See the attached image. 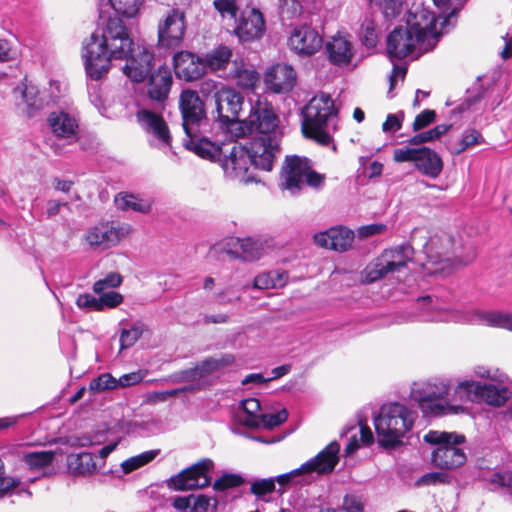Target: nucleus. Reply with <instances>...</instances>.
Masks as SVG:
<instances>
[{
  "mask_svg": "<svg viewBox=\"0 0 512 512\" xmlns=\"http://www.w3.org/2000/svg\"><path fill=\"white\" fill-rule=\"evenodd\" d=\"M87 75L99 80L110 69L111 59H125L124 74L134 82L145 80L152 68L153 55L144 47L134 46L120 18H109L105 29L93 32L83 47Z\"/></svg>",
  "mask_w": 512,
  "mask_h": 512,
  "instance_id": "1",
  "label": "nucleus"
},
{
  "mask_svg": "<svg viewBox=\"0 0 512 512\" xmlns=\"http://www.w3.org/2000/svg\"><path fill=\"white\" fill-rule=\"evenodd\" d=\"M454 18L436 17L433 13L421 9L410 15L407 27L395 28L387 38V51L390 57L403 59L410 54H423L432 50L439 37L447 32L446 27Z\"/></svg>",
  "mask_w": 512,
  "mask_h": 512,
  "instance_id": "2",
  "label": "nucleus"
},
{
  "mask_svg": "<svg viewBox=\"0 0 512 512\" xmlns=\"http://www.w3.org/2000/svg\"><path fill=\"white\" fill-rule=\"evenodd\" d=\"M421 309L420 320L426 322H455L471 325H485L512 332V313L497 310L451 309L437 299L425 296L418 299Z\"/></svg>",
  "mask_w": 512,
  "mask_h": 512,
  "instance_id": "3",
  "label": "nucleus"
},
{
  "mask_svg": "<svg viewBox=\"0 0 512 512\" xmlns=\"http://www.w3.org/2000/svg\"><path fill=\"white\" fill-rule=\"evenodd\" d=\"M256 132L258 134L252 141H261L267 151L276 156L282 131L279 118L273 106L266 99L257 97L251 101L250 113L247 118L236 123L235 135L243 137Z\"/></svg>",
  "mask_w": 512,
  "mask_h": 512,
  "instance_id": "4",
  "label": "nucleus"
},
{
  "mask_svg": "<svg viewBox=\"0 0 512 512\" xmlns=\"http://www.w3.org/2000/svg\"><path fill=\"white\" fill-rule=\"evenodd\" d=\"M275 157L266 150L263 142L251 141L248 147L233 145L221 165L228 178L247 183L252 180V177L248 175L250 165L264 171H271Z\"/></svg>",
  "mask_w": 512,
  "mask_h": 512,
  "instance_id": "5",
  "label": "nucleus"
},
{
  "mask_svg": "<svg viewBox=\"0 0 512 512\" xmlns=\"http://www.w3.org/2000/svg\"><path fill=\"white\" fill-rule=\"evenodd\" d=\"M302 116L303 135L321 145H329L332 141L330 132L336 129L334 120L337 118V109L330 95L320 93L311 98L303 107Z\"/></svg>",
  "mask_w": 512,
  "mask_h": 512,
  "instance_id": "6",
  "label": "nucleus"
},
{
  "mask_svg": "<svg viewBox=\"0 0 512 512\" xmlns=\"http://www.w3.org/2000/svg\"><path fill=\"white\" fill-rule=\"evenodd\" d=\"M414 420V412L405 405L397 402L384 404L374 418L379 443L386 448L397 447L411 430Z\"/></svg>",
  "mask_w": 512,
  "mask_h": 512,
  "instance_id": "7",
  "label": "nucleus"
},
{
  "mask_svg": "<svg viewBox=\"0 0 512 512\" xmlns=\"http://www.w3.org/2000/svg\"><path fill=\"white\" fill-rule=\"evenodd\" d=\"M450 387L444 381L415 383L410 398L417 403L425 417L457 415L465 411L464 407L449 400Z\"/></svg>",
  "mask_w": 512,
  "mask_h": 512,
  "instance_id": "8",
  "label": "nucleus"
},
{
  "mask_svg": "<svg viewBox=\"0 0 512 512\" xmlns=\"http://www.w3.org/2000/svg\"><path fill=\"white\" fill-rule=\"evenodd\" d=\"M325 175L312 169L308 158L297 155L287 156L280 173V187L295 195L307 185L312 188L323 186Z\"/></svg>",
  "mask_w": 512,
  "mask_h": 512,
  "instance_id": "9",
  "label": "nucleus"
},
{
  "mask_svg": "<svg viewBox=\"0 0 512 512\" xmlns=\"http://www.w3.org/2000/svg\"><path fill=\"white\" fill-rule=\"evenodd\" d=\"M465 440L463 435L449 432L429 431L424 441L438 447L432 453V463L440 469L450 470L466 462V454L457 445Z\"/></svg>",
  "mask_w": 512,
  "mask_h": 512,
  "instance_id": "10",
  "label": "nucleus"
},
{
  "mask_svg": "<svg viewBox=\"0 0 512 512\" xmlns=\"http://www.w3.org/2000/svg\"><path fill=\"white\" fill-rule=\"evenodd\" d=\"M339 452L340 444L337 441H332L315 457L303 463L299 468L277 476L276 480L280 485H286L299 476H306L311 479L313 473L317 475L329 474L339 462Z\"/></svg>",
  "mask_w": 512,
  "mask_h": 512,
  "instance_id": "11",
  "label": "nucleus"
},
{
  "mask_svg": "<svg viewBox=\"0 0 512 512\" xmlns=\"http://www.w3.org/2000/svg\"><path fill=\"white\" fill-rule=\"evenodd\" d=\"M510 398L508 388L493 384L465 380L456 386L454 399L461 402H485L490 406L500 407Z\"/></svg>",
  "mask_w": 512,
  "mask_h": 512,
  "instance_id": "12",
  "label": "nucleus"
},
{
  "mask_svg": "<svg viewBox=\"0 0 512 512\" xmlns=\"http://www.w3.org/2000/svg\"><path fill=\"white\" fill-rule=\"evenodd\" d=\"M411 259L412 248L410 246L401 245L384 250L374 262L366 267V280L375 282L388 274L401 272Z\"/></svg>",
  "mask_w": 512,
  "mask_h": 512,
  "instance_id": "13",
  "label": "nucleus"
},
{
  "mask_svg": "<svg viewBox=\"0 0 512 512\" xmlns=\"http://www.w3.org/2000/svg\"><path fill=\"white\" fill-rule=\"evenodd\" d=\"M182 127L186 136H197L207 125L205 105L198 93L191 89L183 90L179 97Z\"/></svg>",
  "mask_w": 512,
  "mask_h": 512,
  "instance_id": "14",
  "label": "nucleus"
},
{
  "mask_svg": "<svg viewBox=\"0 0 512 512\" xmlns=\"http://www.w3.org/2000/svg\"><path fill=\"white\" fill-rule=\"evenodd\" d=\"M131 233L132 227L127 223L115 225L112 222H102L87 229L84 241L94 251H105L118 245Z\"/></svg>",
  "mask_w": 512,
  "mask_h": 512,
  "instance_id": "15",
  "label": "nucleus"
},
{
  "mask_svg": "<svg viewBox=\"0 0 512 512\" xmlns=\"http://www.w3.org/2000/svg\"><path fill=\"white\" fill-rule=\"evenodd\" d=\"M186 15L180 8L169 9L158 21L157 35L160 47H179L186 33Z\"/></svg>",
  "mask_w": 512,
  "mask_h": 512,
  "instance_id": "16",
  "label": "nucleus"
},
{
  "mask_svg": "<svg viewBox=\"0 0 512 512\" xmlns=\"http://www.w3.org/2000/svg\"><path fill=\"white\" fill-rule=\"evenodd\" d=\"M453 239L448 234L434 235L424 246L427 262L423 264L428 274H437L444 270L450 260Z\"/></svg>",
  "mask_w": 512,
  "mask_h": 512,
  "instance_id": "17",
  "label": "nucleus"
},
{
  "mask_svg": "<svg viewBox=\"0 0 512 512\" xmlns=\"http://www.w3.org/2000/svg\"><path fill=\"white\" fill-rule=\"evenodd\" d=\"M214 99L217 120L223 124L230 125L231 129L235 132L244 97L240 92L231 87H222L215 93Z\"/></svg>",
  "mask_w": 512,
  "mask_h": 512,
  "instance_id": "18",
  "label": "nucleus"
},
{
  "mask_svg": "<svg viewBox=\"0 0 512 512\" xmlns=\"http://www.w3.org/2000/svg\"><path fill=\"white\" fill-rule=\"evenodd\" d=\"M214 463L211 459L205 458L198 461L191 467L183 470L170 479V485L176 490H192L204 488L211 482L210 471Z\"/></svg>",
  "mask_w": 512,
  "mask_h": 512,
  "instance_id": "19",
  "label": "nucleus"
},
{
  "mask_svg": "<svg viewBox=\"0 0 512 512\" xmlns=\"http://www.w3.org/2000/svg\"><path fill=\"white\" fill-rule=\"evenodd\" d=\"M322 45L323 39L319 32L306 24L295 27L288 38L290 50L300 56H311L318 52Z\"/></svg>",
  "mask_w": 512,
  "mask_h": 512,
  "instance_id": "20",
  "label": "nucleus"
},
{
  "mask_svg": "<svg viewBox=\"0 0 512 512\" xmlns=\"http://www.w3.org/2000/svg\"><path fill=\"white\" fill-rule=\"evenodd\" d=\"M13 98L17 109L27 117L34 116L44 107V101L39 96L37 86L27 79L22 80L13 89Z\"/></svg>",
  "mask_w": 512,
  "mask_h": 512,
  "instance_id": "21",
  "label": "nucleus"
},
{
  "mask_svg": "<svg viewBox=\"0 0 512 512\" xmlns=\"http://www.w3.org/2000/svg\"><path fill=\"white\" fill-rule=\"evenodd\" d=\"M173 67L176 77L187 82L196 81L205 75L202 57L190 51L175 53Z\"/></svg>",
  "mask_w": 512,
  "mask_h": 512,
  "instance_id": "22",
  "label": "nucleus"
},
{
  "mask_svg": "<svg viewBox=\"0 0 512 512\" xmlns=\"http://www.w3.org/2000/svg\"><path fill=\"white\" fill-rule=\"evenodd\" d=\"M325 50L329 61L339 67L349 65L355 54L351 36L341 32H338L327 40Z\"/></svg>",
  "mask_w": 512,
  "mask_h": 512,
  "instance_id": "23",
  "label": "nucleus"
},
{
  "mask_svg": "<svg viewBox=\"0 0 512 512\" xmlns=\"http://www.w3.org/2000/svg\"><path fill=\"white\" fill-rule=\"evenodd\" d=\"M236 22L235 33L241 41L260 38L265 31L263 15L255 8L245 9Z\"/></svg>",
  "mask_w": 512,
  "mask_h": 512,
  "instance_id": "24",
  "label": "nucleus"
},
{
  "mask_svg": "<svg viewBox=\"0 0 512 512\" xmlns=\"http://www.w3.org/2000/svg\"><path fill=\"white\" fill-rule=\"evenodd\" d=\"M354 233L344 227L330 228L314 236L315 243L322 248L343 252L351 247Z\"/></svg>",
  "mask_w": 512,
  "mask_h": 512,
  "instance_id": "25",
  "label": "nucleus"
},
{
  "mask_svg": "<svg viewBox=\"0 0 512 512\" xmlns=\"http://www.w3.org/2000/svg\"><path fill=\"white\" fill-rule=\"evenodd\" d=\"M296 81V73L291 66L277 64L265 75L266 86L275 93L292 90Z\"/></svg>",
  "mask_w": 512,
  "mask_h": 512,
  "instance_id": "26",
  "label": "nucleus"
},
{
  "mask_svg": "<svg viewBox=\"0 0 512 512\" xmlns=\"http://www.w3.org/2000/svg\"><path fill=\"white\" fill-rule=\"evenodd\" d=\"M232 57L233 50L229 46L220 44L210 49L202 57L205 74L211 72L226 75L228 66L233 62Z\"/></svg>",
  "mask_w": 512,
  "mask_h": 512,
  "instance_id": "27",
  "label": "nucleus"
},
{
  "mask_svg": "<svg viewBox=\"0 0 512 512\" xmlns=\"http://www.w3.org/2000/svg\"><path fill=\"white\" fill-rule=\"evenodd\" d=\"M48 126L57 138L73 140L78 132L77 119L64 111H54L48 116Z\"/></svg>",
  "mask_w": 512,
  "mask_h": 512,
  "instance_id": "28",
  "label": "nucleus"
},
{
  "mask_svg": "<svg viewBox=\"0 0 512 512\" xmlns=\"http://www.w3.org/2000/svg\"><path fill=\"white\" fill-rule=\"evenodd\" d=\"M138 121L143 128L153 136H155L162 143L167 146L170 145V133L164 119L149 110H141L137 114Z\"/></svg>",
  "mask_w": 512,
  "mask_h": 512,
  "instance_id": "29",
  "label": "nucleus"
},
{
  "mask_svg": "<svg viewBox=\"0 0 512 512\" xmlns=\"http://www.w3.org/2000/svg\"><path fill=\"white\" fill-rule=\"evenodd\" d=\"M173 79L171 71L166 66H160L151 74L148 85L150 98L157 101H164L170 92Z\"/></svg>",
  "mask_w": 512,
  "mask_h": 512,
  "instance_id": "30",
  "label": "nucleus"
},
{
  "mask_svg": "<svg viewBox=\"0 0 512 512\" xmlns=\"http://www.w3.org/2000/svg\"><path fill=\"white\" fill-rule=\"evenodd\" d=\"M231 241L232 245L237 248L238 256L245 261L260 259L265 253V248L269 247V241L263 238H235Z\"/></svg>",
  "mask_w": 512,
  "mask_h": 512,
  "instance_id": "31",
  "label": "nucleus"
},
{
  "mask_svg": "<svg viewBox=\"0 0 512 512\" xmlns=\"http://www.w3.org/2000/svg\"><path fill=\"white\" fill-rule=\"evenodd\" d=\"M183 144L186 149L193 151L204 159L221 160L223 154L221 147L203 137L202 131L197 136H187Z\"/></svg>",
  "mask_w": 512,
  "mask_h": 512,
  "instance_id": "32",
  "label": "nucleus"
},
{
  "mask_svg": "<svg viewBox=\"0 0 512 512\" xmlns=\"http://www.w3.org/2000/svg\"><path fill=\"white\" fill-rule=\"evenodd\" d=\"M227 76L235 80L242 89H254L259 83V73L244 62L243 59L235 58L232 62V69Z\"/></svg>",
  "mask_w": 512,
  "mask_h": 512,
  "instance_id": "33",
  "label": "nucleus"
},
{
  "mask_svg": "<svg viewBox=\"0 0 512 512\" xmlns=\"http://www.w3.org/2000/svg\"><path fill=\"white\" fill-rule=\"evenodd\" d=\"M415 167L422 174L431 178H437L443 169L441 157L428 147L418 148Z\"/></svg>",
  "mask_w": 512,
  "mask_h": 512,
  "instance_id": "34",
  "label": "nucleus"
},
{
  "mask_svg": "<svg viewBox=\"0 0 512 512\" xmlns=\"http://www.w3.org/2000/svg\"><path fill=\"white\" fill-rule=\"evenodd\" d=\"M104 462L97 463L93 454L83 452L68 457V468L74 475H91L102 468Z\"/></svg>",
  "mask_w": 512,
  "mask_h": 512,
  "instance_id": "35",
  "label": "nucleus"
},
{
  "mask_svg": "<svg viewBox=\"0 0 512 512\" xmlns=\"http://www.w3.org/2000/svg\"><path fill=\"white\" fill-rule=\"evenodd\" d=\"M287 281V272L275 269L264 271L256 275L252 287L258 290L279 289L284 287Z\"/></svg>",
  "mask_w": 512,
  "mask_h": 512,
  "instance_id": "36",
  "label": "nucleus"
},
{
  "mask_svg": "<svg viewBox=\"0 0 512 512\" xmlns=\"http://www.w3.org/2000/svg\"><path fill=\"white\" fill-rule=\"evenodd\" d=\"M235 363V357L231 353H225L214 357L206 358L198 363L200 376L202 378L223 372L226 368Z\"/></svg>",
  "mask_w": 512,
  "mask_h": 512,
  "instance_id": "37",
  "label": "nucleus"
},
{
  "mask_svg": "<svg viewBox=\"0 0 512 512\" xmlns=\"http://www.w3.org/2000/svg\"><path fill=\"white\" fill-rule=\"evenodd\" d=\"M239 413L244 414L239 415L242 423L247 427L254 428L258 425L260 421L259 418L262 414L259 400L256 398L242 400L239 404Z\"/></svg>",
  "mask_w": 512,
  "mask_h": 512,
  "instance_id": "38",
  "label": "nucleus"
},
{
  "mask_svg": "<svg viewBox=\"0 0 512 512\" xmlns=\"http://www.w3.org/2000/svg\"><path fill=\"white\" fill-rule=\"evenodd\" d=\"M55 458L53 451H32L22 455V461L33 471L49 466Z\"/></svg>",
  "mask_w": 512,
  "mask_h": 512,
  "instance_id": "39",
  "label": "nucleus"
},
{
  "mask_svg": "<svg viewBox=\"0 0 512 512\" xmlns=\"http://www.w3.org/2000/svg\"><path fill=\"white\" fill-rule=\"evenodd\" d=\"M117 207L121 210H133L140 213H148L151 210L149 201L138 198L132 194L119 195L115 198Z\"/></svg>",
  "mask_w": 512,
  "mask_h": 512,
  "instance_id": "40",
  "label": "nucleus"
},
{
  "mask_svg": "<svg viewBox=\"0 0 512 512\" xmlns=\"http://www.w3.org/2000/svg\"><path fill=\"white\" fill-rule=\"evenodd\" d=\"M157 454V450H150L130 457L121 463V469L124 474H129L150 463L157 456Z\"/></svg>",
  "mask_w": 512,
  "mask_h": 512,
  "instance_id": "41",
  "label": "nucleus"
},
{
  "mask_svg": "<svg viewBox=\"0 0 512 512\" xmlns=\"http://www.w3.org/2000/svg\"><path fill=\"white\" fill-rule=\"evenodd\" d=\"M112 8L118 15L126 18L136 16L144 0H109Z\"/></svg>",
  "mask_w": 512,
  "mask_h": 512,
  "instance_id": "42",
  "label": "nucleus"
},
{
  "mask_svg": "<svg viewBox=\"0 0 512 512\" xmlns=\"http://www.w3.org/2000/svg\"><path fill=\"white\" fill-rule=\"evenodd\" d=\"M484 142L481 133L476 129H467L462 133L461 140L453 148V153L459 155L465 150Z\"/></svg>",
  "mask_w": 512,
  "mask_h": 512,
  "instance_id": "43",
  "label": "nucleus"
},
{
  "mask_svg": "<svg viewBox=\"0 0 512 512\" xmlns=\"http://www.w3.org/2000/svg\"><path fill=\"white\" fill-rule=\"evenodd\" d=\"M145 325L141 322L134 323L129 329H123L120 334L121 350L132 347L143 335Z\"/></svg>",
  "mask_w": 512,
  "mask_h": 512,
  "instance_id": "44",
  "label": "nucleus"
},
{
  "mask_svg": "<svg viewBox=\"0 0 512 512\" xmlns=\"http://www.w3.org/2000/svg\"><path fill=\"white\" fill-rule=\"evenodd\" d=\"M288 418V412L285 408H282L281 410L275 412V413H262L258 425L254 428H266V429H273L275 427H278L282 423H284Z\"/></svg>",
  "mask_w": 512,
  "mask_h": 512,
  "instance_id": "45",
  "label": "nucleus"
},
{
  "mask_svg": "<svg viewBox=\"0 0 512 512\" xmlns=\"http://www.w3.org/2000/svg\"><path fill=\"white\" fill-rule=\"evenodd\" d=\"M117 379L110 373H103L92 379L89 383V390L94 393L103 392L105 390H113L117 388Z\"/></svg>",
  "mask_w": 512,
  "mask_h": 512,
  "instance_id": "46",
  "label": "nucleus"
},
{
  "mask_svg": "<svg viewBox=\"0 0 512 512\" xmlns=\"http://www.w3.org/2000/svg\"><path fill=\"white\" fill-rule=\"evenodd\" d=\"M122 276L117 272L108 273L103 279L96 281L93 285V291L97 294L104 292L106 289H113L122 284Z\"/></svg>",
  "mask_w": 512,
  "mask_h": 512,
  "instance_id": "47",
  "label": "nucleus"
},
{
  "mask_svg": "<svg viewBox=\"0 0 512 512\" xmlns=\"http://www.w3.org/2000/svg\"><path fill=\"white\" fill-rule=\"evenodd\" d=\"M218 501L214 497L203 494L194 495L192 511L193 512H214L217 508Z\"/></svg>",
  "mask_w": 512,
  "mask_h": 512,
  "instance_id": "48",
  "label": "nucleus"
},
{
  "mask_svg": "<svg viewBox=\"0 0 512 512\" xmlns=\"http://www.w3.org/2000/svg\"><path fill=\"white\" fill-rule=\"evenodd\" d=\"M244 483L242 476L238 474L227 473L215 480L213 488L215 490L224 491L230 488L238 487Z\"/></svg>",
  "mask_w": 512,
  "mask_h": 512,
  "instance_id": "49",
  "label": "nucleus"
},
{
  "mask_svg": "<svg viewBox=\"0 0 512 512\" xmlns=\"http://www.w3.org/2000/svg\"><path fill=\"white\" fill-rule=\"evenodd\" d=\"M361 38L365 46L375 47L378 41L376 25L372 20H365L361 25Z\"/></svg>",
  "mask_w": 512,
  "mask_h": 512,
  "instance_id": "50",
  "label": "nucleus"
},
{
  "mask_svg": "<svg viewBox=\"0 0 512 512\" xmlns=\"http://www.w3.org/2000/svg\"><path fill=\"white\" fill-rule=\"evenodd\" d=\"M373 3L379 6L385 18H394L399 15L401 11V0H374Z\"/></svg>",
  "mask_w": 512,
  "mask_h": 512,
  "instance_id": "51",
  "label": "nucleus"
},
{
  "mask_svg": "<svg viewBox=\"0 0 512 512\" xmlns=\"http://www.w3.org/2000/svg\"><path fill=\"white\" fill-rule=\"evenodd\" d=\"M99 309L102 311L105 307L115 308L123 302V296L116 291H108L100 293Z\"/></svg>",
  "mask_w": 512,
  "mask_h": 512,
  "instance_id": "52",
  "label": "nucleus"
},
{
  "mask_svg": "<svg viewBox=\"0 0 512 512\" xmlns=\"http://www.w3.org/2000/svg\"><path fill=\"white\" fill-rule=\"evenodd\" d=\"M275 489V480L273 478L256 480L251 484L250 491L257 497H262Z\"/></svg>",
  "mask_w": 512,
  "mask_h": 512,
  "instance_id": "53",
  "label": "nucleus"
},
{
  "mask_svg": "<svg viewBox=\"0 0 512 512\" xmlns=\"http://www.w3.org/2000/svg\"><path fill=\"white\" fill-rule=\"evenodd\" d=\"M341 509L344 512H363L364 502L358 495L347 494L343 498Z\"/></svg>",
  "mask_w": 512,
  "mask_h": 512,
  "instance_id": "54",
  "label": "nucleus"
},
{
  "mask_svg": "<svg viewBox=\"0 0 512 512\" xmlns=\"http://www.w3.org/2000/svg\"><path fill=\"white\" fill-rule=\"evenodd\" d=\"M404 120V113L398 112L388 114L385 122L382 124V130L385 133H394L401 129Z\"/></svg>",
  "mask_w": 512,
  "mask_h": 512,
  "instance_id": "55",
  "label": "nucleus"
},
{
  "mask_svg": "<svg viewBox=\"0 0 512 512\" xmlns=\"http://www.w3.org/2000/svg\"><path fill=\"white\" fill-rule=\"evenodd\" d=\"M449 476L444 472H430L426 473L417 481L418 486L436 485L439 483H448Z\"/></svg>",
  "mask_w": 512,
  "mask_h": 512,
  "instance_id": "56",
  "label": "nucleus"
},
{
  "mask_svg": "<svg viewBox=\"0 0 512 512\" xmlns=\"http://www.w3.org/2000/svg\"><path fill=\"white\" fill-rule=\"evenodd\" d=\"M436 113L434 110L426 109L415 117L412 128L419 131L435 121Z\"/></svg>",
  "mask_w": 512,
  "mask_h": 512,
  "instance_id": "57",
  "label": "nucleus"
},
{
  "mask_svg": "<svg viewBox=\"0 0 512 512\" xmlns=\"http://www.w3.org/2000/svg\"><path fill=\"white\" fill-rule=\"evenodd\" d=\"M215 8L221 13L223 17H229L236 20L237 7L235 0H214Z\"/></svg>",
  "mask_w": 512,
  "mask_h": 512,
  "instance_id": "58",
  "label": "nucleus"
},
{
  "mask_svg": "<svg viewBox=\"0 0 512 512\" xmlns=\"http://www.w3.org/2000/svg\"><path fill=\"white\" fill-rule=\"evenodd\" d=\"M418 154V148H398L393 151V160L397 163L414 162Z\"/></svg>",
  "mask_w": 512,
  "mask_h": 512,
  "instance_id": "59",
  "label": "nucleus"
},
{
  "mask_svg": "<svg viewBox=\"0 0 512 512\" xmlns=\"http://www.w3.org/2000/svg\"><path fill=\"white\" fill-rule=\"evenodd\" d=\"M490 482L501 487L512 489V471L495 472L490 477Z\"/></svg>",
  "mask_w": 512,
  "mask_h": 512,
  "instance_id": "60",
  "label": "nucleus"
},
{
  "mask_svg": "<svg viewBox=\"0 0 512 512\" xmlns=\"http://www.w3.org/2000/svg\"><path fill=\"white\" fill-rule=\"evenodd\" d=\"M105 434L103 432H97L95 434H84L77 438L79 446L87 447L93 445L102 444L105 441Z\"/></svg>",
  "mask_w": 512,
  "mask_h": 512,
  "instance_id": "61",
  "label": "nucleus"
},
{
  "mask_svg": "<svg viewBox=\"0 0 512 512\" xmlns=\"http://www.w3.org/2000/svg\"><path fill=\"white\" fill-rule=\"evenodd\" d=\"M76 304L81 309L89 308L96 311H100L98 298H95L90 294L79 295L76 300Z\"/></svg>",
  "mask_w": 512,
  "mask_h": 512,
  "instance_id": "62",
  "label": "nucleus"
},
{
  "mask_svg": "<svg viewBox=\"0 0 512 512\" xmlns=\"http://www.w3.org/2000/svg\"><path fill=\"white\" fill-rule=\"evenodd\" d=\"M386 229L384 224H369L360 227L357 234L360 238H367L373 235L381 234Z\"/></svg>",
  "mask_w": 512,
  "mask_h": 512,
  "instance_id": "63",
  "label": "nucleus"
},
{
  "mask_svg": "<svg viewBox=\"0 0 512 512\" xmlns=\"http://www.w3.org/2000/svg\"><path fill=\"white\" fill-rule=\"evenodd\" d=\"M474 375L483 378V379H489L492 381H500L501 380V374L497 369L492 370L485 366H476L474 368Z\"/></svg>",
  "mask_w": 512,
  "mask_h": 512,
  "instance_id": "64",
  "label": "nucleus"
}]
</instances>
